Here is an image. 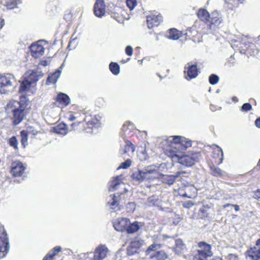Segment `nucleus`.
Here are the masks:
<instances>
[{"label":"nucleus","instance_id":"nucleus-30","mask_svg":"<svg viewBox=\"0 0 260 260\" xmlns=\"http://www.w3.org/2000/svg\"><path fill=\"white\" fill-rule=\"evenodd\" d=\"M140 229V226L138 225V222L136 221L132 223L129 222L127 225L125 232L127 234H134L137 232Z\"/></svg>","mask_w":260,"mask_h":260},{"label":"nucleus","instance_id":"nucleus-44","mask_svg":"<svg viewBox=\"0 0 260 260\" xmlns=\"http://www.w3.org/2000/svg\"><path fill=\"white\" fill-rule=\"evenodd\" d=\"M219 81V77L215 74H212L209 76V81L212 85H215L218 83Z\"/></svg>","mask_w":260,"mask_h":260},{"label":"nucleus","instance_id":"nucleus-16","mask_svg":"<svg viewBox=\"0 0 260 260\" xmlns=\"http://www.w3.org/2000/svg\"><path fill=\"white\" fill-rule=\"evenodd\" d=\"M55 101L57 107L62 108L70 104V99L67 94L60 92L55 98Z\"/></svg>","mask_w":260,"mask_h":260},{"label":"nucleus","instance_id":"nucleus-31","mask_svg":"<svg viewBox=\"0 0 260 260\" xmlns=\"http://www.w3.org/2000/svg\"><path fill=\"white\" fill-rule=\"evenodd\" d=\"M185 191V185L181 184V186L175 188L174 189V194L175 196H180L182 197H185L186 195Z\"/></svg>","mask_w":260,"mask_h":260},{"label":"nucleus","instance_id":"nucleus-14","mask_svg":"<svg viewBox=\"0 0 260 260\" xmlns=\"http://www.w3.org/2000/svg\"><path fill=\"white\" fill-rule=\"evenodd\" d=\"M108 249L105 245H100L94 250L93 260H103L107 255Z\"/></svg>","mask_w":260,"mask_h":260},{"label":"nucleus","instance_id":"nucleus-1","mask_svg":"<svg viewBox=\"0 0 260 260\" xmlns=\"http://www.w3.org/2000/svg\"><path fill=\"white\" fill-rule=\"evenodd\" d=\"M68 115V120L70 121H74L70 125L71 131L78 133H88L100 124L99 116L86 115L84 113H73L72 112H70Z\"/></svg>","mask_w":260,"mask_h":260},{"label":"nucleus","instance_id":"nucleus-17","mask_svg":"<svg viewBox=\"0 0 260 260\" xmlns=\"http://www.w3.org/2000/svg\"><path fill=\"white\" fill-rule=\"evenodd\" d=\"M44 47L39 44L38 42L32 43L30 46L31 55L35 58L42 56L44 54Z\"/></svg>","mask_w":260,"mask_h":260},{"label":"nucleus","instance_id":"nucleus-41","mask_svg":"<svg viewBox=\"0 0 260 260\" xmlns=\"http://www.w3.org/2000/svg\"><path fill=\"white\" fill-rule=\"evenodd\" d=\"M9 145L17 150L18 149V142L15 136H12L8 140Z\"/></svg>","mask_w":260,"mask_h":260},{"label":"nucleus","instance_id":"nucleus-15","mask_svg":"<svg viewBox=\"0 0 260 260\" xmlns=\"http://www.w3.org/2000/svg\"><path fill=\"white\" fill-rule=\"evenodd\" d=\"M129 223V219L127 218L121 217L118 218L113 222V226L115 230L118 232H125L127 225Z\"/></svg>","mask_w":260,"mask_h":260},{"label":"nucleus","instance_id":"nucleus-50","mask_svg":"<svg viewBox=\"0 0 260 260\" xmlns=\"http://www.w3.org/2000/svg\"><path fill=\"white\" fill-rule=\"evenodd\" d=\"M125 53L128 56H132L133 52V48L131 46H127L125 49Z\"/></svg>","mask_w":260,"mask_h":260},{"label":"nucleus","instance_id":"nucleus-38","mask_svg":"<svg viewBox=\"0 0 260 260\" xmlns=\"http://www.w3.org/2000/svg\"><path fill=\"white\" fill-rule=\"evenodd\" d=\"M119 196L117 197L115 194H113L112 197V201L108 202L109 206L112 209H114L119 205Z\"/></svg>","mask_w":260,"mask_h":260},{"label":"nucleus","instance_id":"nucleus-40","mask_svg":"<svg viewBox=\"0 0 260 260\" xmlns=\"http://www.w3.org/2000/svg\"><path fill=\"white\" fill-rule=\"evenodd\" d=\"M211 174L216 177H221L223 176L222 171L220 169L214 166L210 168Z\"/></svg>","mask_w":260,"mask_h":260},{"label":"nucleus","instance_id":"nucleus-37","mask_svg":"<svg viewBox=\"0 0 260 260\" xmlns=\"http://www.w3.org/2000/svg\"><path fill=\"white\" fill-rule=\"evenodd\" d=\"M28 132L26 130H22L20 132L21 143L23 148L27 145Z\"/></svg>","mask_w":260,"mask_h":260},{"label":"nucleus","instance_id":"nucleus-45","mask_svg":"<svg viewBox=\"0 0 260 260\" xmlns=\"http://www.w3.org/2000/svg\"><path fill=\"white\" fill-rule=\"evenodd\" d=\"M132 164V161L129 159H126L125 161L122 162L118 169H127L129 168Z\"/></svg>","mask_w":260,"mask_h":260},{"label":"nucleus","instance_id":"nucleus-32","mask_svg":"<svg viewBox=\"0 0 260 260\" xmlns=\"http://www.w3.org/2000/svg\"><path fill=\"white\" fill-rule=\"evenodd\" d=\"M9 250V242L0 244V259L4 257Z\"/></svg>","mask_w":260,"mask_h":260},{"label":"nucleus","instance_id":"nucleus-61","mask_svg":"<svg viewBox=\"0 0 260 260\" xmlns=\"http://www.w3.org/2000/svg\"><path fill=\"white\" fill-rule=\"evenodd\" d=\"M129 60V58H127L126 61L124 60H121V62L122 63H125L126 62L128 61Z\"/></svg>","mask_w":260,"mask_h":260},{"label":"nucleus","instance_id":"nucleus-19","mask_svg":"<svg viewBox=\"0 0 260 260\" xmlns=\"http://www.w3.org/2000/svg\"><path fill=\"white\" fill-rule=\"evenodd\" d=\"M213 205L212 204H204L199 210L198 212V218L205 219L209 217V211L213 208Z\"/></svg>","mask_w":260,"mask_h":260},{"label":"nucleus","instance_id":"nucleus-4","mask_svg":"<svg viewBox=\"0 0 260 260\" xmlns=\"http://www.w3.org/2000/svg\"><path fill=\"white\" fill-rule=\"evenodd\" d=\"M197 246L199 249L196 250L192 260H208L213 255L211 245L205 241H200Z\"/></svg>","mask_w":260,"mask_h":260},{"label":"nucleus","instance_id":"nucleus-22","mask_svg":"<svg viewBox=\"0 0 260 260\" xmlns=\"http://www.w3.org/2000/svg\"><path fill=\"white\" fill-rule=\"evenodd\" d=\"M186 249V245L181 239H177L175 240V245L173 247L172 249L176 254H182Z\"/></svg>","mask_w":260,"mask_h":260},{"label":"nucleus","instance_id":"nucleus-7","mask_svg":"<svg viewBox=\"0 0 260 260\" xmlns=\"http://www.w3.org/2000/svg\"><path fill=\"white\" fill-rule=\"evenodd\" d=\"M15 77L11 74L0 75V92L6 93L10 90L15 82Z\"/></svg>","mask_w":260,"mask_h":260},{"label":"nucleus","instance_id":"nucleus-52","mask_svg":"<svg viewBox=\"0 0 260 260\" xmlns=\"http://www.w3.org/2000/svg\"><path fill=\"white\" fill-rule=\"evenodd\" d=\"M181 146H183L185 148L189 147L191 146V142L190 141H185L183 142V144Z\"/></svg>","mask_w":260,"mask_h":260},{"label":"nucleus","instance_id":"nucleus-55","mask_svg":"<svg viewBox=\"0 0 260 260\" xmlns=\"http://www.w3.org/2000/svg\"><path fill=\"white\" fill-rule=\"evenodd\" d=\"M39 64L45 67L47 65V61L46 60H41Z\"/></svg>","mask_w":260,"mask_h":260},{"label":"nucleus","instance_id":"nucleus-42","mask_svg":"<svg viewBox=\"0 0 260 260\" xmlns=\"http://www.w3.org/2000/svg\"><path fill=\"white\" fill-rule=\"evenodd\" d=\"M196 189L192 186L190 185H185V192L186 195H185V197L188 198H191L193 195V193H191V191L193 190V193H195Z\"/></svg>","mask_w":260,"mask_h":260},{"label":"nucleus","instance_id":"nucleus-8","mask_svg":"<svg viewBox=\"0 0 260 260\" xmlns=\"http://www.w3.org/2000/svg\"><path fill=\"white\" fill-rule=\"evenodd\" d=\"M191 32L190 30L182 31H179L175 28H172L167 30L166 37L172 40H177L180 38H181L182 40H187L191 39Z\"/></svg>","mask_w":260,"mask_h":260},{"label":"nucleus","instance_id":"nucleus-18","mask_svg":"<svg viewBox=\"0 0 260 260\" xmlns=\"http://www.w3.org/2000/svg\"><path fill=\"white\" fill-rule=\"evenodd\" d=\"M94 13L98 17H102L105 14L106 6L104 0H96L93 8Z\"/></svg>","mask_w":260,"mask_h":260},{"label":"nucleus","instance_id":"nucleus-59","mask_svg":"<svg viewBox=\"0 0 260 260\" xmlns=\"http://www.w3.org/2000/svg\"><path fill=\"white\" fill-rule=\"evenodd\" d=\"M233 205V204H229V203L225 204L223 206V208H225L229 206H232Z\"/></svg>","mask_w":260,"mask_h":260},{"label":"nucleus","instance_id":"nucleus-21","mask_svg":"<svg viewBox=\"0 0 260 260\" xmlns=\"http://www.w3.org/2000/svg\"><path fill=\"white\" fill-rule=\"evenodd\" d=\"M40 76L37 71L29 70L25 73L24 78L33 84L39 80Z\"/></svg>","mask_w":260,"mask_h":260},{"label":"nucleus","instance_id":"nucleus-43","mask_svg":"<svg viewBox=\"0 0 260 260\" xmlns=\"http://www.w3.org/2000/svg\"><path fill=\"white\" fill-rule=\"evenodd\" d=\"M126 4L130 10H132L137 5V0H126Z\"/></svg>","mask_w":260,"mask_h":260},{"label":"nucleus","instance_id":"nucleus-49","mask_svg":"<svg viewBox=\"0 0 260 260\" xmlns=\"http://www.w3.org/2000/svg\"><path fill=\"white\" fill-rule=\"evenodd\" d=\"M193 205V203L191 201H185L182 204L183 207L187 209L191 208Z\"/></svg>","mask_w":260,"mask_h":260},{"label":"nucleus","instance_id":"nucleus-24","mask_svg":"<svg viewBox=\"0 0 260 260\" xmlns=\"http://www.w3.org/2000/svg\"><path fill=\"white\" fill-rule=\"evenodd\" d=\"M52 130L55 133L65 135L68 132V126L65 123L60 122L53 127Z\"/></svg>","mask_w":260,"mask_h":260},{"label":"nucleus","instance_id":"nucleus-33","mask_svg":"<svg viewBox=\"0 0 260 260\" xmlns=\"http://www.w3.org/2000/svg\"><path fill=\"white\" fill-rule=\"evenodd\" d=\"M4 5L8 9H13L17 7L18 4L20 3V0H4Z\"/></svg>","mask_w":260,"mask_h":260},{"label":"nucleus","instance_id":"nucleus-20","mask_svg":"<svg viewBox=\"0 0 260 260\" xmlns=\"http://www.w3.org/2000/svg\"><path fill=\"white\" fill-rule=\"evenodd\" d=\"M151 173L150 171L143 172L138 170L133 173L132 178L133 180L138 182H142L145 179H149V175Z\"/></svg>","mask_w":260,"mask_h":260},{"label":"nucleus","instance_id":"nucleus-58","mask_svg":"<svg viewBox=\"0 0 260 260\" xmlns=\"http://www.w3.org/2000/svg\"><path fill=\"white\" fill-rule=\"evenodd\" d=\"M171 238V237L169 236H167V235H162V239H163L164 240H166L167 239Z\"/></svg>","mask_w":260,"mask_h":260},{"label":"nucleus","instance_id":"nucleus-51","mask_svg":"<svg viewBox=\"0 0 260 260\" xmlns=\"http://www.w3.org/2000/svg\"><path fill=\"white\" fill-rule=\"evenodd\" d=\"M254 198L260 201V189H257L253 192Z\"/></svg>","mask_w":260,"mask_h":260},{"label":"nucleus","instance_id":"nucleus-46","mask_svg":"<svg viewBox=\"0 0 260 260\" xmlns=\"http://www.w3.org/2000/svg\"><path fill=\"white\" fill-rule=\"evenodd\" d=\"M252 109V106L249 103H245L244 104L241 108V111L242 112H247L249 111H250Z\"/></svg>","mask_w":260,"mask_h":260},{"label":"nucleus","instance_id":"nucleus-56","mask_svg":"<svg viewBox=\"0 0 260 260\" xmlns=\"http://www.w3.org/2000/svg\"><path fill=\"white\" fill-rule=\"evenodd\" d=\"M232 206L234 207L235 210L236 211H239L240 208H239V206L238 205H233Z\"/></svg>","mask_w":260,"mask_h":260},{"label":"nucleus","instance_id":"nucleus-2","mask_svg":"<svg viewBox=\"0 0 260 260\" xmlns=\"http://www.w3.org/2000/svg\"><path fill=\"white\" fill-rule=\"evenodd\" d=\"M28 104L29 100L26 95L21 96L19 101L11 100L7 103L5 110L7 113H12L11 119L13 125H18L24 119Z\"/></svg>","mask_w":260,"mask_h":260},{"label":"nucleus","instance_id":"nucleus-25","mask_svg":"<svg viewBox=\"0 0 260 260\" xmlns=\"http://www.w3.org/2000/svg\"><path fill=\"white\" fill-rule=\"evenodd\" d=\"M210 15V14L207 10L203 8L199 9L197 12V16L199 19L205 24L209 22Z\"/></svg>","mask_w":260,"mask_h":260},{"label":"nucleus","instance_id":"nucleus-10","mask_svg":"<svg viewBox=\"0 0 260 260\" xmlns=\"http://www.w3.org/2000/svg\"><path fill=\"white\" fill-rule=\"evenodd\" d=\"M162 21V15L158 12H151L146 16L147 25L149 29L158 26Z\"/></svg>","mask_w":260,"mask_h":260},{"label":"nucleus","instance_id":"nucleus-13","mask_svg":"<svg viewBox=\"0 0 260 260\" xmlns=\"http://www.w3.org/2000/svg\"><path fill=\"white\" fill-rule=\"evenodd\" d=\"M185 139L183 137L179 136H174L172 137V140L170 141V144L169 147L167 148H164L165 150H173L176 151H180L179 148L181 144H183Z\"/></svg>","mask_w":260,"mask_h":260},{"label":"nucleus","instance_id":"nucleus-60","mask_svg":"<svg viewBox=\"0 0 260 260\" xmlns=\"http://www.w3.org/2000/svg\"><path fill=\"white\" fill-rule=\"evenodd\" d=\"M232 100L233 101L236 102L238 101V99L236 96L233 97Z\"/></svg>","mask_w":260,"mask_h":260},{"label":"nucleus","instance_id":"nucleus-63","mask_svg":"<svg viewBox=\"0 0 260 260\" xmlns=\"http://www.w3.org/2000/svg\"><path fill=\"white\" fill-rule=\"evenodd\" d=\"M234 259H235L238 260V257H237V256H234Z\"/></svg>","mask_w":260,"mask_h":260},{"label":"nucleus","instance_id":"nucleus-53","mask_svg":"<svg viewBox=\"0 0 260 260\" xmlns=\"http://www.w3.org/2000/svg\"><path fill=\"white\" fill-rule=\"evenodd\" d=\"M5 24V20L4 19L0 16V29L2 28Z\"/></svg>","mask_w":260,"mask_h":260},{"label":"nucleus","instance_id":"nucleus-36","mask_svg":"<svg viewBox=\"0 0 260 260\" xmlns=\"http://www.w3.org/2000/svg\"><path fill=\"white\" fill-rule=\"evenodd\" d=\"M109 70L113 75H117L120 72V67L117 63L111 62L109 64Z\"/></svg>","mask_w":260,"mask_h":260},{"label":"nucleus","instance_id":"nucleus-62","mask_svg":"<svg viewBox=\"0 0 260 260\" xmlns=\"http://www.w3.org/2000/svg\"><path fill=\"white\" fill-rule=\"evenodd\" d=\"M244 1V0H238V1L240 3H242Z\"/></svg>","mask_w":260,"mask_h":260},{"label":"nucleus","instance_id":"nucleus-5","mask_svg":"<svg viewBox=\"0 0 260 260\" xmlns=\"http://www.w3.org/2000/svg\"><path fill=\"white\" fill-rule=\"evenodd\" d=\"M27 165L19 160L13 161L10 173L14 178L23 179L26 175Z\"/></svg>","mask_w":260,"mask_h":260},{"label":"nucleus","instance_id":"nucleus-54","mask_svg":"<svg viewBox=\"0 0 260 260\" xmlns=\"http://www.w3.org/2000/svg\"><path fill=\"white\" fill-rule=\"evenodd\" d=\"M255 125L256 127L260 128V117L255 120Z\"/></svg>","mask_w":260,"mask_h":260},{"label":"nucleus","instance_id":"nucleus-39","mask_svg":"<svg viewBox=\"0 0 260 260\" xmlns=\"http://www.w3.org/2000/svg\"><path fill=\"white\" fill-rule=\"evenodd\" d=\"M121 176H117L113 178L111 181L110 187L113 189H115L117 186L122 183Z\"/></svg>","mask_w":260,"mask_h":260},{"label":"nucleus","instance_id":"nucleus-34","mask_svg":"<svg viewBox=\"0 0 260 260\" xmlns=\"http://www.w3.org/2000/svg\"><path fill=\"white\" fill-rule=\"evenodd\" d=\"M8 242V238L4 226L0 223V244Z\"/></svg>","mask_w":260,"mask_h":260},{"label":"nucleus","instance_id":"nucleus-12","mask_svg":"<svg viewBox=\"0 0 260 260\" xmlns=\"http://www.w3.org/2000/svg\"><path fill=\"white\" fill-rule=\"evenodd\" d=\"M221 22L222 19L219 14L217 11H214L210 15L209 22L206 23V24L209 29H214L218 27Z\"/></svg>","mask_w":260,"mask_h":260},{"label":"nucleus","instance_id":"nucleus-23","mask_svg":"<svg viewBox=\"0 0 260 260\" xmlns=\"http://www.w3.org/2000/svg\"><path fill=\"white\" fill-rule=\"evenodd\" d=\"M143 243V240L135 239L132 241L128 247V251L131 252L132 254L137 252L138 250L142 247Z\"/></svg>","mask_w":260,"mask_h":260},{"label":"nucleus","instance_id":"nucleus-6","mask_svg":"<svg viewBox=\"0 0 260 260\" xmlns=\"http://www.w3.org/2000/svg\"><path fill=\"white\" fill-rule=\"evenodd\" d=\"M162 246V244L153 243L150 245L145 251L146 255L149 256V258L153 260H165L168 258V256L166 252L164 250H159L154 251L157 248H160Z\"/></svg>","mask_w":260,"mask_h":260},{"label":"nucleus","instance_id":"nucleus-26","mask_svg":"<svg viewBox=\"0 0 260 260\" xmlns=\"http://www.w3.org/2000/svg\"><path fill=\"white\" fill-rule=\"evenodd\" d=\"M32 85V84L31 83L24 78L23 80L20 82L18 92L22 93L28 91L30 89Z\"/></svg>","mask_w":260,"mask_h":260},{"label":"nucleus","instance_id":"nucleus-48","mask_svg":"<svg viewBox=\"0 0 260 260\" xmlns=\"http://www.w3.org/2000/svg\"><path fill=\"white\" fill-rule=\"evenodd\" d=\"M130 127H133V124L129 121H126L122 125V131L124 132H126L128 129H131Z\"/></svg>","mask_w":260,"mask_h":260},{"label":"nucleus","instance_id":"nucleus-28","mask_svg":"<svg viewBox=\"0 0 260 260\" xmlns=\"http://www.w3.org/2000/svg\"><path fill=\"white\" fill-rule=\"evenodd\" d=\"M60 75V72L57 71H56L50 75L48 76V78L46 80V84L47 85L50 84H54L56 82L58 78H59Z\"/></svg>","mask_w":260,"mask_h":260},{"label":"nucleus","instance_id":"nucleus-57","mask_svg":"<svg viewBox=\"0 0 260 260\" xmlns=\"http://www.w3.org/2000/svg\"><path fill=\"white\" fill-rule=\"evenodd\" d=\"M211 260H223L222 258L219 256H214Z\"/></svg>","mask_w":260,"mask_h":260},{"label":"nucleus","instance_id":"nucleus-11","mask_svg":"<svg viewBox=\"0 0 260 260\" xmlns=\"http://www.w3.org/2000/svg\"><path fill=\"white\" fill-rule=\"evenodd\" d=\"M184 69V74L186 75V74L185 78L188 80L197 77L200 72L199 69L197 68V63L191 64V63L189 62L187 63V67H185Z\"/></svg>","mask_w":260,"mask_h":260},{"label":"nucleus","instance_id":"nucleus-47","mask_svg":"<svg viewBox=\"0 0 260 260\" xmlns=\"http://www.w3.org/2000/svg\"><path fill=\"white\" fill-rule=\"evenodd\" d=\"M185 173V172H178L176 173V175L175 176H170V178L169 180H168V184H172L174 182L176 177L179 176L181 174H183Z\"/></svg>","mask_w":260,"mask_h":260},{"label":"nucleus","instance_id":"nucleus-9","mask_svg":"<svg viewBox=\"0 0 260 260\" xmlns=\"http://www.w3.org/2000/svg\"><path fill=\"white\" fill-rule=\"evenodd\" d=\"M245 256L247 260H260V238L256 241L255 246L246 251Z\"/></svg>","mask_w":260,"mask_h":260},{"label":"nucleus","instance_id":"nucleus-29","mask_svg":"<svg viewBox=\"0 0 260 260\" xmlns=\"http://www.w3.org/2000/svg\"><path fill=\"white\" fill-rule=\"evenodd\" d=\"M213 153L214 157L218 159L219 161L218 163H221L223 158V153L221 148L217 146L216 148L213 149Z\"/></svg>","mask_w":260,"mask_h":260},{"label":"nucleus","instance_id":"nucleus-35","mask_svg":"<svg viewBox=\"0 0 260 260\" xmlns=\"http://www.w3.org/2000/svg\"><path fill=\"white\" fill-rule=\"evenodd\" d=\"M125 145L122 150V154H125L129 152L130 150L134 152L135 150V145L129 140H126L125 141Z\"/></svg>","mask_w":260,"mask_h":260},{"label":"nucleus","instance_id":"nucleus-27","mask_svg":"<svg viewBox=\"0 0 260 260\" xmlns=\"http://www.w3.org/2000/svg\"><path fill=\"white\" fill-rule=\"evenodd\" d=\"M61 250L60 246L54 247L51 251L47 253L44 257L43 260H54V257Z\"/></svg>","mask_w":260,"mask_h":260},{"label":"nucleus","instance_id":"nucleus-3","mask_svg":"<svg viewBox=\"0 0 260 260\" xmlns=\"http://www.w3.org/2000/svg\"><path fill=\"white\" fill-rule=\"evenodd\" d=\"M164 153L169 157L173 161L177 162L186 167H191L200 160L199 153H191L190 155L184 154L181 151L165 150Z\"/></svg>","mask_w":260,"mask_h":260}]
</instances>
